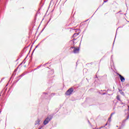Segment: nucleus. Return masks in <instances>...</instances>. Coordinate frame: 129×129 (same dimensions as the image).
I'll use <instances>...</instances> for the list:
<instances>
[{
	"mask_svg": "<svg viewBox=\"0 0 129 129\" xmlns=\"http://www.w3.org/2000/svg\"><path fill=\"white\" fill-rule=\"evenodd\" d=\"M72 49H74L73 52L75 53V54H77L79 53V47H71V50H72Z\"/></svg>",
	"mask_w": 129,
	"mask_h": 129,
	"instance_id": "obj_1",
	"label": "nucleus"
},
{
	"mask_svg": "<svg viewBox=\"0 0 129 129\" xmlns=\"http://www.w3.org/2000/svg\"><path fill=\"white\" fill-rule=\"evenodd\" d=\"M73 92V88H70L69 89L67 92L66 93V95H70L71 93Z\"/></svg>",
	"mask_w": 129,
	"mask_h": 129,
	"instance_id": "obj_2",
	"label": "nucleus"
},
{
	"mask_svg": "<svg viewBox=\"0 0 129 129\" xmlns=\"http://www.w3.org/2000/svg\"><path fill=\"white\" fill-rule=\"evenodd\" d=\"M51 120L49 117H47V118L45 119V120L43 122V124L44 125H46V124H48L49 123V121Z\"/></svg>",
	"mask_w": 129,
	"mask_h": 129,
	"instance_id": "obj_3",
	"label": "nucleus"
},
{
	"mask_svg": "<svg viewBox=\"0 0 129 129\" xmlns=\"http://www.w3.org/2000/svg\"><path fill=\"white\" fill-rule=\"evenodd\" d=\"M119 77H120V81L122 82H124V81L125 80V79L123 78V77H122V76H121L120 74L118 75Z\"/></svg>",
	"mask_w": 129,
	"mask_h": 129,
	"instance_id": "obj_4",
	"label": "nucleus"
},
{
	"mask_svg": "<svg viewBox=\"0 0 129 129\" xmlns=\"http://www.w3.org/2000/svg\"><path fill=\"white\" fill-rule=\"evenodd\" d=\"M35 125H37V124H40V119H37V120L35 121Z\"/></svg>",
	"mask_w": 129,
	"mask_h": 129,
	"instance_id": "obj_5",
	"label": "nucleus"
},
{
	"mask_svg": "<svg viewBox=\"0 0 129 129\" xmlns=\"http://www.w3.org/2000/svg\"><path fill=\"white\" fill-rule=\"evenodd\" d=\"M119 92H120V94H122V95H123V94H124V93H123V92H122V90H121L119 89Z\"/></svg>",
	"mask_w": 129,
	"mask_h": 129,
	"instance_id": "obj_6",
	"label": "nucleus"
},
{
	"mask_svg": "<svg viewBox=\"0 0 129 129\" xmlns=\"http://www.w3.org/2000/svg\"><path fill=\"white\" fill-rule=\"evenodd\" d=\"M79 35V33H75L73 35V37H76V36H78Z\"/></svg>",
	"mask_w": 129,
	"mask_h": 129,
	"instance_id": "obj_7",
	"label": "nucleus"
},
{
	"mask_svg": "<svg viewBox=\"0 0 129 129\" xmlns=\"http://www.w3.org/2000/svg\"><path fill=\"white\" fill-rule=\"evenodd\" d=\"M117 100H120V98H119V96H117Z\"/></svg>",
	"mask_w": 129,
	"mask_h": 129,
	"instance_id": "obj_8",
	"label": "nucleus"
},
{
	"mask_svg": "<svg viewBox=\"0 0 129 129\" xmlns=\"http://www.w3.org/2000/svg\"><path fill=\"white\" fill-rule=\"evenodd\" d=\"M110 118H111V117H110L108 120V122H110Z\"/></svg>",
	"mask_w": 129,
	"mask_h": 129,
	"instance_id": "obj_9",
	"label": "nucleus"
},
{
	"mask_svg": "<svg viewBox=\"0 0 129 129\" xmlns=\"http://www.w3.org/2000/svg\"><path fill=\"white\" fill-rule=\"evenodd\" d=\"M42 127H43V126H41L40 127H39L38 129H41L42 128Z\"/></svg>",
	"mask_w": 129,
	"mask_h": 129,
	"instance_id": "obj_10",
	"label": "nucleus"
},
{
	"mask_svg": "<svg viewBox=\"0 0 129 129\" xmlns=\"http://www.w3.org/2000/svg\"><path fill=\"white\" fill-rule=\"evenodd\" d=\"M104 3H107V1H104Z\"/></svg>",
	"mask_w": 129,
	"mask_h": 129,
	"instance_id": "obj_11",
	"label": "nucleus"
},
{
	"mask_svg": "<svg viewBox=\"0 0 129 129\" xmlns=\"http://www.w3.org/2000/svg\"><path fill=\"white\" fill-rule=\"evenodd\" d=\"M114 114V113H112L111 114V115H112V114Z\"/></svg>",
	"mask_w": 129,
	"mask_h": 129,
	"instance_id": "obj_12",
	"label": "nucleus"
},
{
	"mask_svg": "<svg viewBox=\"0 0 129 129\" xmlns=\"http://www.w3.org/2000/svg\"><path fill=\"white\" fill-rule=\"evenodd\" d=\"M36 48H38V45L36 46Z\"/></svg>",
	"mask_w": 129,
	"mask_h": 129,
	"instance_id": "obj_13",
	"label": "nucleus"
}]
</instances>
